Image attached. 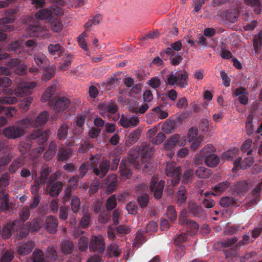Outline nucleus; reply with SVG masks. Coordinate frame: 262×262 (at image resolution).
Here are the masks:
<instances>
[{"mask_svg": "<svg viewBox=\"0 0 262 262\" xmlns=\"http://www.w3.org/2000/svg\"><path fill=\"white\" fill-rule=\"evenodd\" d=\"M253 48L255 53L260 52L262 47V32H260L253 39Z\"/></svg>", "mask_w": 262, "mask_h": 262, "instance_id": "obj_34", "label": "nucleus"}, {"mask_svg": "<svg viewBox=\"0 0 262 262\" xmlns=\"http://www.w3.org/2000/svg\"><path fill=\"white\" fill-rule=\"evenodd\" d=\"M72 154L69 148H62L58 154V158L59 161H63L68 159Z\"/></svg>", "mask_w": 262, "mask_h": 262, "instance_id": "obj_44", "label": "nucleus"}, {"mask_svg": "<svg viewBox=\"0 0 262 262\" xmlns=\"http://www.w3.org/2000/svg\"><path fill=\"white\" fill-rule=\"evenodd\" d=\"M158 230V224L154 221L150 222L146 226L145 232L151 234L154 232H156Z\"/></svg>", "mask_w": 262, "mask_h": 262, "instance_id": "obj_60", "label": "nucleus"}, {"mask_svg": "<svg viewBox=\"0 0 262 262\" xmlns=\"http://www.w3.org/2000/svg\"><path fill=\"white\" fill-rule=\"evenodd\" d=\"M90 216L89 213H85L80 221V225L83 228H87L90 224Z\"/></svg>", "mask_w": 262, "mask_h": 262, "instance_id": "obj_63", "label": "nucleus"}, {"mask_svg": "<svg viewBox=\"0 0 262 262\" xmlns=\"http://www.w3.org/2000/svg\"><path fill=\"white\" fill-rule=\"evenodd\" d=\"M32 101V98L31 97H29L23 99L19 104L20 108L25 111H27L29 108Z\"/></svg>", "mask_w": 262, "mask_h": 262, "instance_id": "obj_54", "label": "nucleus"}, {"mask_svg": "<svg viewBox=\"0 0 262 262\" xmlns=\"http://www.w3.org/2000/svg\"><path fill=\"white\" fill-rule=\"evenodd\" d=\"M154 150L150 145H145L142 146L141 151V162L143 164L152 155Z\"/></svg>", "mask_w": 262, "mask_h": 262, "instance_id": "obj_30", "label": "nucleus"}, {"mask_svg": "<svg viewBox=\"0 0 262 262\" xmlns=\"http://www.w3.org/2000/svg\"><path fill=\"white\" fill-rule=\"evenodd\" d=\"M51 171V168L47 166H43L40 171L39 181L40 183L45 184L46 182L48 183L49 180L51 181V178H48V176Z\"/></svg>", "mask_w": 262, "mask_h": 262, "instance_id": "obj_32", "label": "nucleus"}, {"mask_svg": "<svg viewBox=\"0 0 262 262\" xmlns=\"http://www.w3.org/2000/svg\"><path fill=\"white\" fill-rule=\"evenodd\" d=\"M37 82L35 81H20L14 89V94L18 97L30 94L31 91L36 88Z\"/></svg>", "mask_w": 262, "mask_h": 262, "instance_id": "obj_6", "label": "nucleus"}, {"mask_svg": "<svg viewBox=\"0 0 262 262\" xmlns=\"http://www.w3.org/2000/svg\"><path fill=\"white\" fill-rule=\"evenodd\" d=\"M253 120V116L252 115H249L247 118V120L246 122V128L247 133L248 135H251L253 133L254 129L252 124V121Z\"/></svg>", "mask_w": 262, "mask_h": 262, "instance_id": "obj_52", "label": "nucleus"}, {"mask_svg": "<svg viewBox=\"0 0 262 262\" xmlns=\"http://www.w3.org/2000/svg\"><path fill=\"white\" fill-rule=\"evenodd\" d=\"M193 179V171L191 169L186 171L183 175L182 182L183 183H191Z\"/></svg>", "mask_w": 262, "mask_h": 262, "instance_id": "obj_50", "label": "nucleus"}, {"mask_svg": "<svg viewBox=\"0 0 262 262\" xmlns=\"http://www.w3.org/2000/svg\"><path fill=\"white\" fill-rule=\"evenodd\" d=\"M236 242L237 239L236 238H233L231 239L224 243V244L227 247H237L243 246L245 243L244 240L241 241L237 243H236Z\"/></svg>", "mask_w": 262, "mask_h": 262, "instance_id": "obj_59", "label": "nucleus"}, {"mask_svg": "<svg viewBox=\"0 0 262 262\" xmlns=\"http://www.w3.org/2000/svg\"><path fill=\"white\" fill-rule=\"evenodd\" d=\"M186 140L184 137H181L179 134L172 135L164 144V149L170 150L176 145L183 146L186 144Z\"/></svg>", "mask_w": 262, "mask_h": 262, "instance_id": "obj_10", "label": "nucleus"}, {"mask_svg": "<svg viewBox=\"0 0 262 262\" xmlns=\"http://www.w3.org/2000/svg\"><path fill=\"white\" fill-rule=\"evenodd\" d=\"M4 93L6 95L0 97V103L2 104H13L17 102V99L10 95L13 94V91L11 89H7L4 91Z\"/></svg>", "mask_w": 262, "mask_h": 262, "instance_id": "obj_22", "label": "nucleus"}, {"mask_svg": "<svg viewBox=\"0 0 262 262\" xmlns=\"http://www.w3.org/2000/svg\"><path fill=\"white\" fill-rule=\"evenodd\" d=\"M68 126L66 124H63L58 130L57 136L60 140L65 139L67 137Z\"/></svg>", "mask_w": 262, "mask_h": 262, "instance_id": "obj_48", "label": "nucleus"}, {"mask_svg": "<svg viewBox=\"0 0 262 262\" xmlns=\"http://www.w3.org/2000/svg\"><path fill=\"white\" fill-rule=\"evenodd\" d=\"M43 75L42 77V80L45 81L49 80L55 74L54 67H43Z\"/></svg>", "mask_w": 262, "mask_h": 262, "instance_id": "obj_35", "label": "nucleus"}, {"mask_svg": "<svg viewBox=\"0 0 262 262\" xmlns=\"http://www.w3.org/2000/svg\"><path fill=\"white\" fill-rule=\"evenodd\" d=\"M14 18L11 17H3L0 19V24L4 25V28L3 29V31H6L8 30L10 31H13L14 30V27L13 26L11 25H8L9 24L12 23L13 22Z\"/></svg>", "mask_w": 262, "mask_h": 262, "instance_id": "obj_36", "label": "nucleus"}, {"mask_svg": "<svg viewBox=\"0 0 262 262\" xmlns=\"http://www.w3.org/2000/svg\"><path fill=\"white\" fill-rule=\"evenodd\" d=\"M34 60L37 66L43 64L47 65L48 63V60L43 54H38L34 57Z\"/></svg>", "mask_w": 262, "mask_h": 262, "instance_id": "obj_61", "label": "nucleus"}, {"mask_svg": "<svg viewBox=\"0 0 262 262\" xmlns=\"http://www.w3.org/2000/svg\"><path fill=\"white\" fill-rule=\"evenodd\" d=\"M253 162V158L250 156L247 157L238 158L233 162L234 167L233 168V170L238 168L245 169L252 165Z\"/></svg>", "mask_w": 262, "mask_h": 262, "instance_id": "obj_13", "label": "nucleus"}, {"mask_svg": "<svg viewBox=\"0 0 262 262\" xmlns=\"http://www.w3.org/2000/svg\"><path fill=\"white\" fill-rule=\"evenodd\" d=\"M24 160L21 158H18L13 161L9 168V171L11 173H15L18 169L24 164Z\"/></svg>", "mask_w": 262, "mask_h": 262, "instance_id": "obj_40", "label": "nucleus"}, {"mask_svg": "<svg viewBox=\"0 0 262 262\" xmlns=\"http://www.w3.org/2000/svg\"><path fill=\"white\" fill-rule=\"evenodd\" d=\"M238 150L236 148H234L231 150L225 152L223 154V158L225 160H232L234 161L237 159Z\"/></svg>", "mask_w": 262, "mask_h": 262, "instance_id": "obj_39", "label": "nucleus"}, {"mask_svg": "<svg viewBox=\"0 0 262 262\" xmlns=\"http://www.w3.org/2000/svg\"><path fill=\"white\" fill-rule=\"evenodd\" d=\"M57 254L56 251L53 247H49L47 253V260L43 257V252L41 250L36 249L33 252L32 257L33 262H46L55 260Z\"/></svg>", "mask_w": 262, "mask_h": 262, "instance_id": "obj_5", "label": "nucleus"}, {"mask_svg": "<svg viewBox=\"0 0 262 262\" xmlns=\"http://www.w3.org/2000/svg\"><path fill=\"white\" fill-rule=\"evenodd\" d=\"M262 188V183H259L253 191V197L252 199H248L246 204L247 207L254 205L258 200L259 192Z\"/></svg>", "mask_w": 262, "mask_h": 262, "instance_id": "obj_28", "label": "nucleus"}, {"mask_svg": "<svg viewBox=\"0 0 262 262\" xmlns=\"http://www.w3.org/2000/svg\"><path fill=\"white\" fill-rule=\"evenodd\" d=\"M140 136V132L138 130H136L134 132L131 133L126 141V144L128 145H130V144L135 143L139 139Z\"/></svg>", "mask_w": 262, "mask_h": 262, "instance_id": "obj_47", "label": "nucleus"}, {"mask_svg": "<svg viewBox=\"0 0 262 262\" xmlns=\"http://www.w3.org/2000/svg\"><path fill=\"white\" fill-rule=\"evenodd\" d=\"M187 79L188 74L185 71H179L171 73L168 76L167 82L170 85H177L184 88L188 84Z\"/></svg>", "mask_w": 262, "mask_h": 262, "instance_id": "obj_4", "label": "nucleus"}, {"mask_svg": "<svg viewBox=\"0 0 262 262\" xmlns=\"http://www.w3.org/2000/svg\"><path fill=\"white\" fill-rule=\"evenodd\" d=\"M158 181V178L156 176H153L150 183V190L154 192V196L156 199L161 198L163 193L164 182L162 180Z\"/></svg>", "mask_w": 262, "mask_h": 262, "instance_id": "obj_11", "label": "nucleus"}, {"mask_svg": "<svg viewBox=\"0 0 262 262\" xmlns=\"http://www.w3.org/2000/svg\"><path fill=\"white\" fill-rule=\"evenodd\" d=\"M128 166V162H121L120 166V172L122 179H129L131 177L132 173Z\"/></svg>", "mask_w": 262, "mask_h": 262, "instance_id": "obj_29", "label": "nucleus"}, {"mask_svg": "<svg viewBox=\"0 0 262 262\" xmlns=\"http://www.w3.org/2000/svg\"><path fill=\"white\" fill-rule=\"evenodd\" d=\"M244 1L247 5L253 8L254 11L256 14H259L261 13L262 5L259 0H244Z\"/></svg>", "mask_w": 262, "mask_h": 262, "instance_id": "obj_33", "label": "nucleus"}, {"mask_svg": "<svg viewBox=\"0 0 262 262\" xmlns=\"http://www.w3.org/2000/svg\"><path fill=\"white\" fill-rule=\"evenodd\" d=\"M205 199L203 202V204L206 208H211L214 204V201L211 198V196H214L215 194L213 193H210L209 192H206L205 193Z\"/></svg>", "mask_w": 262, "mask_h": 262, "instance_id": "obj_43", "label": "nucleus"}, {"mask_svg": "<svg viewBox=\"0 0 262 262\" xmlns=\"http://www.w3.org/2000/svg\"><path fill=\"white\" fill-rule=\"evenodd\" d=\"M100 155H96L90 158V164H83L79 168V171L81 178L83 177L89 169H91L100 159Z\"/></svg>", "mask_w": 262, "mask_h": 262, "instance_id": "obj_16", "label": "nucleus"}, {"mask_svg": "<svg viewBox=\"0 0 262 262\" xmlns=\"http://www.w3.org/2000/svg\"><path fill=\"white\" fill-rule=\"evenodd\" d=\"M185 187L181 186L177 195V202L179 204H181L186 201V196H185Z\"/></svg>", "mask_w": 262, "mask_h": 262, "instance_id": "obj_57", "label": "nucleus"}, {"mask_svg": "<svg viewBox=\"0 0 262 262\" xmlns=\"http://www.w3.org/2000/svg\"><path fill=\"white\" fill-rule=\"evenodd\" d=\"M27 67H0V74L9 75L10 69L19 75H23L26 73Z\"/></svg>", "mask_w": 262, "mask_h": 262, "instance_id": "obj_18", "label": "nucleus"}, {"mask_svg": "<svg viewBox=\"0 0 262 262\" xmlns=\"http://www.w3.org/2000/svg\"><path fill=\"white\" fill-rule=\"evenodd\" d=\"M121 253V249L119 248L118 245L113 243L108 246L107 254L109 257L114 256L117 257Z\"/></svg>", "mask_w": 262, "mask_h": 262, "instance_id": "obj_31", "label": "nucleus"}, {"mask_svg": "<svg viewBox=\"0 0 262 262\" xmlns=\"http://www.w3.org/2000/svg\"><path fill=\"white\" fill-rule=\"evenodd\" d=\"M34 247V243L32 241H29L23 243L18 246V253L21 255H26L31 252Z\"/></svg>", "mask_w": 262, "mask_h": 262, "instance_id": "obj_27", "label": "nucleus"}, {"mask_svg": "<svg viewBox=\"0 0 262 262\" xmlns=\"http://www.w3.org/2000/svg\"><path fill=\"white\" fill-rule=\"evenodd\" d=\"M61 47L59 43H51L48 46V51L52 55L60 54L61 53Z\"/></svg>", "mask_w": 262, "mask_h": 262, "instance_id": "obj_51", "label": "nucleus"}, {"mask_svg": "<svg viewBox=\"0 0 262 262\" xmlns=\"http://www.w3.org/2000/svg\"><path fill=\"white\" fill-rule=\"evenodd\" d=\"M220 204L221 206L224 207H229L237 205V200L233 197L226 196L222 198Z\"/></svg>", "mask_w": 262, "mask_h": 262, "instance_id": "obj_37", "label": "nucleus"}, {"mask_svg": "<svg viewBox=\"0 0 262 262\" xmlns=\"http://www.w3.org/2000/svg\"><path fill=\"white\" fill-rule=\"evenodd\" d=\"M229 185L227 182H224L219 183L214 187V191L215 195H218L220 193L224 191L228 187Z\"/></svg>", "mask_w": 262, "mask_h": 262, "instance_id": "obj_49", "label": "nucleus"}, {"mask_svg": "<svg viewBox=\"0 0 262 262\" xmlns=\"http://www.w3.org/2000/svg\"><path fill=\"white\" fill-rule=\"evenodd\" d=\"M210 174V170L203 166L199 167L195 170L196 176L202 179H205L208 178Z\"/></svg>", "mask_w": 262, "mask_h": 262, "instance_id": "obj_41", "label": "nucleus"}, {"mask_svg": "<svg viewBox=\"0 0 262 262\" xmlns=\"http://www.w3.org/2000/svg\"><path fill=\"white\" fill-rule=\"evenodd\" d=\"M70 100L66 97L55 98L50 102V105L56 113H61L69 107Z\"/></svg>", "mask_w": 262, "mask_h": 262, "instance_id": "obj_9", "label": "nucleus"}, {"mask_svg": "<svg viewBox=\"0 0 262 262\" xmlns=\"http://www.w3.org/2000/svg\"><path fill=\"white\" fill-rule=\"evenodd\" d=\"M32 123L28 118L16 122L15 125L5 128L3 134L8 139H15L23 136L25 129L31 127Z\"/></svg>", "mask_w": 262, "mask_h": 262, "instance_id": "obj_3", "label": "nucleus"}, {"mask_svg": "<svg viewBox=\"0 0 262 262\" xmlns=\"http://www.w3.org/2000/svg\"><path fill=\"white\" fill-rule=\"evenodd\" d=\"M181 167H176L173 163L167 164L165 173L167 176L171 178L170 184L172 186L177 185L180 181Z\"/></svg>", "mask_w": 262, "mask_h": 262, "instance_id": "obj_7", "label": "nucleus"}, {"mask_svg": "<svg viewBox=\"0 0 262 262\" xmlns=\"http://www.w3.org/2000/svg\"><path fill=\"white\" fill-rule=\"evenodd\" d=\"M73 248V245L69 240H65L61 244V250L64 253H69Z\"/></svg>", "mask_w": 262, "mask_h": 262, "instance_id": "obj_53", "label": "nucleus"}, {"mask_svg": "<svg viewBox=\"0 0 262 262\" xmlns=\"http://www.w3.org/2000/svg\"><path fill=\"white\" fill-rule=\"evenodd\" d=\"M55 143L54 142H51L48 150L44 154V158L48 161L51 160L55 154Z\"/></svg>", "mask_w": 262, "mask_h": 262, "instance_id": "obj_45", "label": "nucleus"}, {"mask_svg": "<svg viewBox=\"0 0 262 262\" xmlns=\"http://www.w3.org/2000/svg\"><path fill=\"white\" fill-rule=\"evenodd\" d=\"M238 14L234 10L227 11L225 15L226 19L230 23H234L237 20Z\"/></svg>", "mask_w": 262, "mask_h": 262, "instance_id": "obj_46", "label": "nucleus"}, {"mask_svg": "<svg viewBox=\"0 0 262 262\" xmlns=\"http://www.w3.org/2000/svg\"><path fill=\"white\" fill-rule=\"evenodd\" d=\"M219 162L220 159L215 154L214 155H211L210 157L206 159L204 161L206 165L210 167H215L219 164Z\"/></svg>", "mask_w": 262, "mask_h": 262, "instance_id": "obj_42", "label": "nucleus"}, {"mask_svg": "<svg viewBox=\"0 0 262 262\" xmlns=\"http://www.w3.org/2000/svg\"><path fill=\"white\" fill-rule=\"evenodd\" d=\"M117 203L115 195H111L107 200L106 207L108 210H112L116 206Z\"/></svg>", "mask_w": 262, "mask_h": 262, "instance_id": "obj_56", "label": "nucleus"}, {"mask_svg": "<svg viewBox=\"0 0 262 262\" xmlns=\"http://www.w3.org/2000/svg\"><path fill=\"white\" fill-rule=\"evenodd\" d=\"M186 212L182 211L179 217V223L184 225L186 228V231L185 232L178 234L174 238V242L178 247L176 251V258L179 259L184 255V246H180V244L188 240L191 236L196 234L199 230V225L195 222L189 221L187 219Z\"/></svg>", "mask_w": 262, "mask_h": 262, "instance_id": "obj_1", "label": "nucleus"}, {"mask_svg": "<svg viewBox=\"0 0 262 262\" xmlns=\"http://www.w3.org/2000/svg\"><path fill=\"white\" fill-rule=\"evenodd\" d=\"M58 227V220L54 216H48L46 220V228L48 232L54 233L56 232Z\"/></svg>", "mask_w": 262, "mask_h": 262, "instance_id": "obj_23", "label": "nucleus"}, {"mask_svg": "<svg viewBox=\"0 0 262 262\" xmlns=\"http://www.w3.org/2000/svg\"><path fill=\"white\" fill-rule=\"evenodd\" d=\"M52 11L50 9H42L39 10L34 16L30 15L27 17V23L28 30L32 33L34 36H44L47 30L44 27L41 26L39 20H48L51 21Z\"/></svg>", "mask_w": 262, "mask_h": 262, "instance_id": "obj_2", "label": "nucleus"}, {"mask_svg": "<svg viewBox=\"0 0 262 262\" xmlns=\"http://www.w3.org/2000/svg\"><path fill=\"white\" fill-rule=\"evenodd\" d=\"M47 185L48 191L52 196L58 195L62 188V184L60 182H50V180Z\"/></svg>", "mask_w": 262, "mask_h": 262, "instance_id": "obj_17", "label": "nucleus"}, {"mask_svg": "<svg viewBox=\"0 0 262 262\" xmlns=\"http://www.w3.org/2000/svg\"><path fill=\"white\" fill-rule=\"evenodd\" d=\"M80 200L76 196H73L71 201V209L74 213H77L80 207Z\"/></svg>", "mask_w": 262, "mask_h": 262, "instance_id": "obj_55", "label": "nucleus"}, {"mask_svg": "<svg viewBox=\"0 0 262 262\" xmlns=\"http://www.w3.org/2000/svg\"><path fill=\"white\" fill-rule=\"evenodd\" d=\"M215 151V148L212 145H207L200 151L199 159L205 161L211 155H214Z\"/></svg>", "mask_w": 262, "mask_h": 262, "instance_id": "obj_26", "label": "nucleus"}, {"mask_svg": "<svg viewBox=\"0 0 262 262\" xmlns=\"http://www.w3.org/2000/svg\"><path fill=\"white\" fill-rule=\"evenodd\" d=\"M20 219L23 221H25L28 219L30 216V212L27 206L24 207L19 213Z\"/></svg>", "mask_w": 262, "mask_h": 262, "instance_id": "obj_64", "label": "nucleus"}, {"mask_svg": "<svg viewBox=\"0 0 262 262\" xmlns=\"http://www.w3.org/2000/svg\"><path fill=\"white\" fill-rule=\"evenodd\" d=\"M100 107V109H102L100 111V114L104 117H107L110 119L112 118V115L117 111V106L114 103L103 104Z\"/></svg>", "mask_w": 262, "mask_h": 262, "instance_id": "obj_15", "label": "nucleus"}, {"mask_svg": "<svg viewBox=\"0 0 262 262\" xmlns=\"http://www.w3.org/2000/svg\"><path fill=\"white\" fill-rule=\"evenodd\" d=\"M139 122L138 117L136 116L128 117L122 115L119 121L120 125L124 127H134Z\"/></svg>", "mask_w": 262, "mask_h": 262, "instance_id": "obj_19", "label": "nucleus"}, {"mask_svg": "<svg viewBox=\"0 0 262 262\" xmlns=\"http://www.w3.org/2000/svg\"><path fill=\"white\" fill-rule=\"evenodd\" d=\"M20 223L18 221H15L12 224L6 225L3 229L2 237L3 238L7 239L11 235L12 231H14L16 227L19 225Z\"/></svg>", "mask_w": 262, "mask_h": 262, "instance_id": "obj_25", "label": "nucleus"}, {"mask_svg": "<svg viewBox=\"0 0 262 262\" xmlns=\"http://www.w3.org/2000/svg\"><path fill=\"white\" fill-rule=\"evenodd\" d=\"M49 114L46 111H43L40 113L36 118L35 121L32 120L30 118H28L32 123L31 126H39L45 125L49 119Z\"/></svg>", "mask_w": 262, "mask_h": 262, "instance_id": "obj_21", "label": "nucleus"}, {"mask_svg": "<svg viewBox=\"0 0 262 262\" xmlns=\"http://www.w3.org/2000/svg\"><path fill=\"white\" fill-rule=\"evenodd\" d=\"M152 111L155 113L156 116L160 119H165L168 116L167 110L162 106L155 107Z\"/></svg>", "mask_w": 262, "mask_h": 262, "instance_id": "obj_38", "label": "nucleus"}, {"mask_svg": "<svg viewBox=\"0 0 262 262\" xmlns=\"http://www.w3.org/2000/svg\"><path fill=\"white\" fill-rule=\"evenodd\" d=\"M49 134V130L42 131L38 130L32 134L29 137V140H35L39 144V149H35V151H37L38 153H40L43 151L44 149V146L43 144L47 141Z\"/></svg>", "mask_w": 262, "mask_h": 262, "instance_id": "obj_8", "label": "nucleus"}, {"mask_svg": "<svg viewBox=\"0 0 262 262\" xmlns=\"http://www.w3.org/2000/svg\"><path fill=\"white\" fill-rule=\"evenodd\" d=\"M188 208L189 211L194 215H196L201 211V208L193 202L189 203Z\"/></svg>", "mask_w": 262, "mask_h": 262, "instance_id": "obj_62", "label": "nucleus"}, {"mask_svg": "<svg viewBox=\"0 0 262 262\" xmlns=\"http://www.w3.org/2000/svg\"><path fill=\"white\" fill-rule=\"evenodd\" d=\"M57 85L58 82L54 81L52 83L51 85L46 90L41 98V101L42 102L48 101L53 96Z\"/></svg>", "mask_w": 262, "mask_h": 262, "instance_id": "obj_24", "label": "nucleus"}, {"mask_svg": "<svg viewBox=\"0 0 262 262\" xmlns=\"http://www.w3.org/2000/svg\"><path fill=\"white\" fill-rule=\"evenodd\" d=\"M94 167V173L99 176L100 177H103L108 172L110 167V162L107 160H105L101 162L98 167H95V165Z\"/></svg>", "mask_w": 262, "mask_h": 262, "instance_id": "obj_20", "label": "nucleus"}, {"mask_svg": "<svg viewBox=\"0 0 262 262\" xmlns=\"http://www.w3.org/2000/svg\"><path fill=\"white\" fill-rule=\"evenodd\" d=\"M90 249L94 251H98L100 253L104 252L105 243L103 237L101 235L93 236L90 244Z\"/></svg>", "mask_w": 262, "mask_h": 262, "instance_id": "obj_12", "label": "nucleus"}, {"mask_svg": "<svg viewBox=\"0 0 262 262\" xmlns=\"http://www.w3.org/2000/svg\"><path fill=\"white\" fill-rule=\"evenodd\" d=\"M51 21L52 29L56 32H59L62 28L60 21L57 18H53Z\"/></svg>", "mask_w": 262, "mask_h": 262, "instance_id": "obj_58", "label": "nucleus"}, {"mask_svg": "<svg viewBox=\"0 0 262 262\" xmlns=\"http://www.w3.org/2000/svg\"><path fill=\"white\" fill-rule=\"evenodd\" d=\"M117 181V177L116 174H112L108 176L103 185L107 193H111L116 189Z\"/></svg>", "mask_w": 262, "mask_h": 262, "instance_id": "obj_14", "label": "nucleus"}]
</instances>
